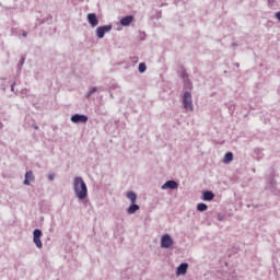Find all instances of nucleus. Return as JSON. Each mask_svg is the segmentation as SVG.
I'll return each instance as SVG.
<instances>
[{
    "label": "nucleus",
    "instance_id": "1",
    "mask_svg": "<svg viewBox=\"0 0 280 280\" xmlns=\"http://www.w3.org/2000/svg\"><path fill=\"white\" fill-rule=\"evenodd\" d=\"M73 191L79 200H85L89 196V188L86 183L80 176L74 177L73 179Z\"/></svg>",
    "mask_w": 280,
    "mask_h": 280
},
{
    "label": "nucleus",
    "instance_id": "2",
    "mask_svg": "<svg viewBox=\"0 0 280 280\" xmlns=\"http://www.w3.org/2000/svg\"><path fill=\"white\" fill-rule=\"evenodd\" d=\"M182 104L185 110L194 113V98L191 97V94L188 91L184 92Z\"/></svg>",
    "mask_w": 280,
    "mask_h": 280
},
{
    "label": "nucleus",
    "instance_id": "3",
    "mask_svg": "<svg viewBox=\"0 0 280 280\" xmlns=\"http://www.w3.org/2000/svg\"><path fill=\"white\" fill-rule=\"evenodd\" d=\"M43 237V231L39 229H35L33 231V242L37 248H43V241L40 238Z\"/></svg>",
    "mask_w": 280,
    "mask_h": 280
},
{
    "label": "nucleus",
    "instance_id": "4",
    "mask_svg": "<svg viewBox=\"0 0 280 280\" xmlns=\"http://www.w3.org/2000/svg\"><path fill=\"white\" fill-rule=\"evenodd\" d=\"M174 246V240L170 234H164L161 237V248H172Z\"/></svg>",
    "mask_w": 280,
    "mask_h": 280
},
{
    "label": "nucleus",
    "instance_id": "5",
    "mask_svg": "<svg viewBox=\"0 0 280 280\" xmlns=\"http://www.w3.org/2000/svg\"><path fill=\"white\" fill-rule=\"evenodd\" d=\"M110 30H113V24H108V25H105V26H97L96 27V36L98 38H104V36L106 34H108V32H110Z\"/></svg>",
    "mask_w": 280,
    "mask_h": 280
},
{
    "label": "nucleus",
    "instance_id": "6",
    "mask_svg": "<svg viewBox=\"0 0 280 280\" xmlns=\"http://www.w3.org/2000/svg\"><path fill=\"white\" fill-rule=\"evenodd\" d=\"M70 120L72 124H86L89 121V116L82 114H74L71 116Z\"/></svg>",
    "mask_w": 280,
    "mask_h": 280
},
{
    "label": "nucleus",
    "instance_id": "7",
    "mask_svg": "<svg viewBox=\"0 0 280 280\" xmlns=\"http://www.w3.org/2000/svg\"><path fill=\"white\" fill-rule=\"evenodd\" d=\"M86 19L91 27H97V25H100V20L97 19V14L89 13Z\"/></svg>",
    "mask_w": 280,
    "mask_h": 280
},
{
    "label": "nucleus",
    "instance_id": "8",
    "mask_svg": "<svg viewBox=\"0 0 280 280\" xmlns=\"http://www.w3.org/2000/svg\"><path fill=\"white\" fill-rule=\"evenodd\" d=\"M187 268H189V265L187 262H182L176 269L177 277H180V275H187Z\"/></svg>",
    "mask_w": 280,
    "mask_h": 280
},
{
    "label": "nucleus",
    "instance_id": "9",
    "mask_svg": "<svg viewBox=\"0 0 280 280\" xmlns=\"http://www.w3.org/2000/svg\"><path fill=\"white\" fill-rule=\"evenodd\" d=\"M177 187H178V184L176 183V180H173V179H170V180L165 182L162 185L163 190H165V189H176Z\"/></svg>",
    "mask_w": 280,
    "mask_h": 280
},
{
    "label": "nucleus",
    "instance_id": "10",
    "mask_svg": "<svg viewBox=\"0 0 280 280\" xmlns=\"http://www.w3.org/2000/svg\"><path fill=\"white\" fill-rule=\"evenodd\" d=\"M213 198H215V194H213V191L211 190H205L202 192V200L205 202H211V200H213Z\"/></svg>",
    "mask_w": 280,
    "mask_h": 280
},
{
    "label": "nucleus",
    "instance_id": "11",
    "mask_svg": "<svg viewBox=\"0 0 280 280\" xmlns=\"http://www.w3.org/2000/svg\"><path fill=\"white\" fill-rule=\"evenodd\" d=\"M132 21H135V16L127 15L120 20V25H122V27H128V25H130Z\"/></svg>",
    "mask_w": 280,
    "mask_h": 280
},
{
    "label": "nucleus",
    "instance_id": "12",
    "mask_svg": "<svg viewBox=\"0 0 280 280\" xmlns=\"http://www.w3.org/2000/svg\"><path fill=\"white\" fill-rule=\"evenodd\" d=\"M140 207L139 205H137V202H132L128 209H127V213H129V215H132L135 213H137V211H139Z\"/></svg>",
    "mask_w": 280,
    "mask_h": 280
},
{
    "label": "nucleus",
    "instance_id": "13",
    "mask_svg": "<svg viewBox=\"0 0 280 280\" xmlns=\"http://www.w3.org/2000/svg\"><path fill=\"white\" fill-rule=\"evenodd\" d=\"M254 159L256 161H261V159H264V149H259V148L255 149L254 150Z\"/></svg>",
    "mask_w": 280,
    "mask_h": 280
},
{
    "label": "nucleus",
    "instance_id": "14",
    "mask_svg": "<svg viewBox=\"0 0 280 280\" xmlns=\"http://www.w3.org/2000/svg\"><path fill=\"white\" fill-rule=\"evenodd\" d=\"M268 190L271 191V194H277V182L275 178L269 179V186L267 187Z\"/></svg>",
    "mask_w": 280,
    "mask_h": 280
},
{
    "label": "nucleus",
    "instance_id": "15",
    "mask_svg": "<svg viewBox=\"0 0 280 280\" xmlns=\"http://www.w3.org/2000/svg\"><path fill=\"white\" fill-rule=\"evenodd\" d=\"M127 198L130 200V202H137V192L130 190L127 192Z\"/></svg>",
    "mask_w": 280,
    "mask_h": 280
},
{
    "label": "nucleus",
    "instance_id": "16",
    "mask_svg": "<svg viewBox=\"0 0 280 280\" xmlns=\"http://www.w3.org/2000/svg\"><path fill=\"white\" fill-rule=\"evenodd\" d=\"M231 161H233V152L225 153L223 158V163H231Z\"/></svg>",
    "mask_w": 280,
    "mask_h": 280
},
{
    "label": "nucleus",
    "instance_id": "17",
    "mask_svg": "<svg viewBox=\"0 0 280 280\" xmlns=\"http://www.w3.org/2000/svg\"><path fill=\"white\" fill-rule=\"evenodd\" d=\"M179 78H182V80H189V74H187V70H185V69H182L180 71H179Z\"/></svg>",
    "mask_w": 280,
    "mask_h": 280
},
{
    "label": "nucleus",
    "instance_id": "18",
    "mask_svg": "<svg viewBox=\"0 0 280 280\" xmlns=\"http://www.w3.org/2000/svg\"><path fill=\"white\" fill-rule=\"evenodd\" d=\"M207 209H209V206H207V203L201 202L197 205V210H199L200 212H205L207 211Z\"/></svg>",
    "mask_w": 280,
    "mask_h": 280
},
{
    "label": "nucleus",
    "instance_id": "19",
    "mask_svg": "<svg viewBox=\"0 0 280 280\" xmlns=\"http://www.w3.org/2000/svg\"><path fill=\"white\" fill-rule=\"evenodd\" d=\"M147 69H148V66H145L144 62L139 63V67H138L139 73H145Z\"/></svg>",
    "mask_w": 280,
    "mask_h": 280
},
{
    "label": "nucleus",
    "instance_id": "20",
    "mask_svg": "<svg viewBox=\"0 0 280 280\" xmlns=\"http://www.w3.org/2000/svg\"><path fill=\"white\" fill-rule=\"evenodd\" d=\"M94 93H97V88H95V86H94V88H91L90 91H88L85 97H86L88 100H90V97H91L92 95H94Z\"/></svg>",
    "mask_w": 280,
    "mask_h": 280
},
{
    "label": "nucleus",
    "instance_id": "21",
    "mask_svg": "<svg viewBox=\"0 0 280 280\" xmlns=\"http://www.w3.org/2000/svg\"><path fill=\"white\" fill-rule=\"evenodd\" d=\"M25 178L28 180V182H34V173L32 171H28L25 173Z\"/></svg>",
    "mask_w": 280,
    "mask_h": 280
},
{
    "label": "nucleus",
    "instance_id": "22",
    "mask_svg": "<svg viewBox=\"0 0 280 280\" xmlns=\"http://www.w3.org/2000/svg\"><path fill=\"white\" fill-rule=\"evenodd\" d=\"M25 65V56H22L18 63V71H21L23 69V66Z\"/></svg>",
    "mask_w": 280,
    "mask_h": 280
},
{
    "label": "nucleus",
    "instance_id": "23",
    "mask_svg": "<svg viewBox=\"0 0 280 280\" xmlns=\"http://www.w3.org/2000/svg\"><path fill=\"white\" fill-rule=\"evenodd\" d=\"M184 82H186L185 83L186 89H189V90L194 89V84L191 83V81H189V79L185 80Z\"/></svg>",
    "mask_w": 280,
    "mask_h": 280
},
{
    "label": "nucleus",
    "instance_id": "24",
    "mask_svg": "<svg viewBox=\"0 0 280 280\" xmlns=\"http://www.w3.org/2000/svg\"><path fill=\"white\" fill-rule=\"evenodd\" d=\"M47 178H48V180L54 182L56 178V173H49Z\"/></svg>",
    "mask_w": 280,
    "mask_h": 280
},
{
    "label": "nucleus",
    "instance_id": "25",
    "mask_svg": "<svg viewBox=\"0 0 280 280\" xmlns=\"http://www.w3.org/2000/svg\"><path fill=\"white\" fill-rule=\"evenodd\" d=\"M224 218H226L224 214H222V213L218 214L219 222H223Z\"/></svg>",
    "mask_w": 280,
    "mask_h": 280
},
{
    "label": "nucleus",
    "instance_id": "26",
    "mask_svg": "<svg viewBox=\"0 0 280 280\" xmlns=\"http://www.w3.org/2000/svg\"><path fill=\"white\" fill-rule=\"evenodd\" d=\"M275 16L278 21H280V11L275 13Z\"/></svg>",
    "mask_w": 280,
    "mask_h": 280
},
{
    "label": "nucleus",
    "instance_id": "27",
    "mask_svg": "<svg viewBox=\"0 0 280 280\" xmlns=\"http://www.w3.org/2000/svg\"><path fill=\"white\" fill-rule=\"evenodd\" d=\"M267 1H268L270 7L275 5V0H267Z\"/></svg>",
    "mask_w": 280,
    "mask_h": 280
},
{
    "label": "nucleus",
    "instance_id": "28",
    "mask_svg": "<svg viewBox=\"0 0 280 280\" xmlns=\"http://www.w3.org/2000/svg\"><path fill=\"white\" fill-rule=\"evenodd\" d=\"M22 36H23L24 38H26V37H27V32L24 31V32L22 33Z\"/></svg>",
    "mask_w": 280,
    "mask_h": 280
},
{
    "label": "nucleus",
    "instance_id": "29",
    "mask_svg": "<svg viewBox=\"0 0 280 280\" xmlns=\"http://www.w3.org/2000/svg\"><path fill=\"white\" fill-rule=\"evenodd\" d=\"M23 183H24V185H30L31 182H28V180L26 179V177H25V179H24Z\"/></svg>",
    "mask_w": 280,
    "mask_h": 280
},
{
    "label": "nucleus",
    "instance_id": "30",
    "mask_svg": "<svg viewBox=\"0 0 280 280\" xmlns=\"http://www.w3.org/2000/svg\"><path fill=\"white\" fill-rule=\"evenodd\" d=\"M232 47H237V43H232Z\"/></svg>",
    "mask_w": 280,
    "mask_h": 280
},
{
    "label": "nucleus",
    "instance_id": "31",
    "mask_svg": "<svg viewBox=\"0 0 280 280\" xmlns=\"http://www.w3.org/2000/svg\"><path fill=\"white\" fill-rule=\"evenodd\" d=\"M11 91H14V83L11 85Z\"/></svg>",
    "mask_w": 280,
    "mask_h": 280
},
{
    "label": "nucleus",
    "instance_id": "32",
    "mask_svg": "<svg viewBox=\"0 0 280 280\" xmlns=\"http://www.w3.org/2000/svg\"><path fill=\"white\" fill-rule=\"evenodd\" d=\"M33 128H35V130H38V126L34 125Z\"/></svg>",
    "mask_w": 280,
    "mask_h": 280
},
{
    "label": "nucleus",
    "instance_id": "33",
    "mask_svg": "<svg viewBox=\"0 0 280 280\" xmlns=\"http://www.w3.org/2000/svg\"><path fill=\"white\" fill-rule=\"evenodd\" d=\"M234 66H236L237 68H240V63H234Z\"/></svg>",
    "mask_w": 280,
    "mask_h": 280
},
{
    "label": "nucleus",
    "instance_id": "34",
    "mask_svg": "<svg viewBox=\"0 0 280 280\" xmlns=\"http://www.w3.org/2000/svg\"><path fill=\"white\" fill-rule=\"evenodd\" d=\"M231 280V279H230Z\"/></svg>",
    "mask_w": 280,
    "mask_h": 280
}]
</instances>
